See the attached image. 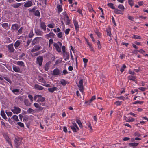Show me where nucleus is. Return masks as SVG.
<instances>
[{"mask_svg": "<svg viewBox=\"0 0 148 148\" xmlns=\"http://www.w3.org/2000/svg\"><path fill=\"white\" fill-rule=\"evenodd\" d=\"M13 70L16 72H18L20 71L19 68L17 67H13Z\"/></svg>", "mask_w": 148, "mask_h": 148, "instance_id": "nucleus-31", "label": "nucleus"}, {"mask_svg": "<svg viewBox=\"0 0 148 148\" xmlns=\"http://www.w3.org/2000/svg\"><path fill=\"white\" fill-rule=\"evenodd\" d=\"M95 32L96 34L98 36V37H99L101 36V34L100 32L97 30H96V31H95Z\"/></svg>", "mask_w": 148, "mask_h": 148, "instance_id": "nucleus-58", "label": "nucleus"}, {"mask_svg": "<svg viewBox=\"0 0 148 148\" xmlns=\"http://www.w3.org/2000/svg\"><path fill=\"white\" fill-rule=\"evenodd\" d=\"M34 105L36 108H38L37 109V111H41L43 109V108L40 106V103L39 104L37 103H34Z\"/></svg>", "mask_w": 148, "mask_h": 148, "instance_id": "nucleus-9", "label": "nucleus"}, {"mask_svg": "<svg viewBox=\"0 0 148 148\" xmlns=\"http://www.w3.org/2000/svg\"><path fill=\"white\" fill-rule=\"evenodd\" d=\"M60 83L61 84L64 86L66 84V81L64 79L60 81Z\"/></svg>", "mask_w": 148, "mask_h": 148, "instance_id": "nucleus-43", "label": "nucleus"}, {"mask_svg": "<svg viewBox=\"0 0 148 148\" xmlns=\"http://www.w3.org/2000/svg\"><path fill=\"white\" fill-rule=\"evenodd\" d=\"M11 111L14 113L18 114L20 112L21 109L19 107H14V109L12 110Z\"/></svg>", "mask_w": 148, "mask_h": 148, "instance_id": "nucleus-4", "label": "nucleus"}, {"mask_svg": "<svg viewBox=\"0 0 148 148\" xmlns=\"http://www.w3.org/2000/svg\"><path fill=\"white\" fill-rule=\"evenodd\" d=\"M17 124L20 126L21 127H24V125L21 122H18L17 123Z\"/></svg>", "mask_w": 148, "mask_h": 148, "instance_id": "nucleus-48", "label": "nucleus"}, {"mask_svg": "<svg viewBox=\"0 0 148 148\" xmlns=\"http://www.w3.org/2000/svg\"><path fill=\"white\" fill-rule=\"evenodd\" d=\"M13 119L16 121H19L18 116L16 115H14L12 116Z\"/></svg>", "mask_w": 148, "mask_h": 148, "instance_id": "nucleus-32", "label": "nucleus"}, {"mask_svg": "<svg viewBox=\"0 0 148 148\" xmlns=\"http://www.w3.org/2000/svg\"><path fill=\"white\" fill-rule=\"evenodd\" d=\"M126 68V66L125 64L123 65V67L121 68L120 71L121 72H123L124 70V69Z\"/></svg>", "mask_w": 148, "mask_h": 148, "instance_id": "nucleus-44", "label": "nucleus"}, {"mask_svg": "<svg viewBox=\"0 0 148 148\" xmlns=\"http://www.w3.org/2000/svg\"><path fill=\"white\" fill-rule=\"evenodd\" d=\"M33 5L32 2L30 1L24 3V6L25 7H29Z\"/></svg>", "mask_w": 148, "mask_h": 148, "instance_id": "nucleus-10", "label": "nucleus"}, {"mask_svg": "<svg viewBox=\"0 0 148 148\" xmlns=\"http://www.w3.org/2000/svg\"><path fill=\"white\" fill-rule=\"evenodd\" d=\"M35 88L36 89L39 90H42L43 89V87L42 86L38 85V84H36L35 85Z\"/></svg>", "mask_w": 148, "mask_h": 148, "instance_id": "nucleus-23", "label": "nucleus"}, {"mask_svg": "<svg viewBox=\"0 0 148 148\" xmlns=\"http://www.w3.org/2000/svg\"><path fill=\"white\" fill-rule=\"evenodd\" d=\"M71 128L74 132H77L76 129L75 127L74 126H71Z\"/></svg>", "mask_w": 148, "mask_h": 148, "instance_id": "nucleus-45", "label": "nucleus"}, {"mask_svg": "<svg viewBox=\"0 0 148 148\" xmlns=\"http://www.w3.org/2000/svg\"><path fill=\"white\" fill-rule=\"evenodd\" d=\"M6 113L8 116H11L12 114V113L10 112H6Z\"/></svg>", "mask_w": 148, "mask_h": 148, "instance_id": "nucleus-49", "label": "nucleus"}, {"mask_svg": "<svg viewBox=\"0 0 148 148\" xmlns=\"http://www.w3.org/2000/svg\"><path fill=\"white\" fill-rule=\"evenodd\" d=\"M143 101H136L134 102L133 103L134 104H137L138 103H139L140 104H141L143 103Z\"/></svg>", "mask_w": 148, "mask_h": 148, "instance_id": "nucleus-56", "label": "nucleus"}, {"mask_svg": "<svg viewBox=\"0 0 148 148\" xmlns=\"http://www.w3.org/2000/svg\"><path fill=\"white\" fill-rule=\"evenodd\" d=\"M62 33L61 32H60L57 34V36L59 38H61L62 36Z\"/></svg>", "mask_w": 148, "mask_h": 148, "instance_id": "nucleus-46", "label": "nucleus"}, {"mask_svg": "<svg viewBox=\"0 0 148 148\" xmlns=\"http://www.w3.org/2000/svg\"><path fill=\"white\" fill-rule=\"evenodd\" d=\"M40 38L41 37H36L33 40L32 43V45H34L35 44H36L37 43H39L40 40Z\"/></svg>", "mask_w": 148, "mask_h": 148, "instance_id": "nucleus-8", "label": "nucleus"}, {"mask_svg": "<svg viewBox=\"0 0 148 148\" xmlns=\"http://www.w3.org/2000/svg\"><path fill=\"white\" fill-rule=\"evenodd\" d=\"M54 35H55V34L53 32H51L45 35V37L47 39H49L50 38L53 37Z\"/></svg>", "mask_w": 148, "mask_h": 148, "instance_id": "nucleus-17", "label": "nucleus"}, {"mask_svg": "<svg viewBox=\"0 0 148 148\" xmlns=\"http://www.w3.org/2000/svg\"><path fill=\"white\" fill-rule=\"evenodd\" d=\"M43 80H44V79L42 77H40L39 78V81H40V82H42L43 83H45V81H43Z\"/></svg>", "mask_w": 148, "mask_h": 148, "instance_id": "nucleus-53", "label": "nucleus"}, {"mask_svg": "<svg viewBox=\"0 0 148 148\" xmlns=\"http://www.w3.org/2000/svg\"><path fill=\"white\" fill-rule=\"evenodd\" d=\"M83 81L82 79H81L79 81V84L78 85V87L80 88L79 90L80 91L83 92Z\"/></svg>", "mask_w": 148, "mask_h": 148, "instance_id": "nucleus-6", "label": "nucleus"}, {"mask_svg": "<svg viewBox=\"0 0 148 148\" xmlns=\"http://www.w3.org/2000/svg\"><path fill=\"white\" fill-rule=\"evenodd\" d=\"M21 44V42L19 40H17L16 41L14 44V46L16 49L19 46V45Z\"/></svg>", "mask_w": 148, "mask_h": 148, "instance_id": "nucleus-26", "label": "nucleus"}, {"mask_svg": "<svg viewBox=\"0 0 148 148\" xmlns=\"http://www.w3.org/2000/svg\"><path fill=\"white\" fill-rule=\"evenodd\" d=\"M8 50L10 52H14V49L13 47V44H10L9 45L8 47Z\"/></svg>", "mask_w": 148, "mask_h": 148, "instance_id": "nucleus-12", "label": "nucleus"}, {"mask_svg": "<svg viewBox=\"0 0 148 148\" xmlns=\"http://www.w3.org/2000/svg\"><path fill=\"white\" fill-rule=\"evenodd\" d=\"M40 95H36V96H34V100L35 101H36V99L37 98H38L40 97Z\"/></svg>", "mask_w": 148, "mask_h": 148, "instance_id": "nucleus-50", "label": "nucleus"}, {"mask_svg": "<svg viewBox=\"0 0 148 148\" xmlns=\"http://www.w3.org/2000/svg\"><path fill=\"white\" fill-rule=\"evenodd\" d=\"M97 44L98 46V48L99 49H100L101 48V46L100 43V41L99 40H98L97 42Z\"/></svg>", "mask_w": 148, "mask_h": 148, "instance_id": "nucleus-47", "label": "nucleus"}, {"mask_svg": "<svg viewBox=\"0 0 148 148\" xmlns=\"http://www.w3.org/2000/svg\"><path fill=\"white\" fill-rule=\"evenodd\" d=\"M43 61V57L42 56H39L37 58L36 63L38 64L39 66H41Z\"/></svg>", "mask_w": 148, "mask_h": 148, "instance_id": "nucleus-5", "label": "nucleus"}, {"mask_svg": "<svg viewBox=\"0 0 148 148\" xmlns=\"http://www.w3.org/2000/svg\"><path fill=\"white\" fill-rule=\"evenodd\" d=\"M17 64L18 65L22 66L24 65V63L22 61H18L17 62Z\"/></svg>", "mask_w": 148, "mask_h": 148, "instance_id": "nucleus-40", "label": "nucleus"}, {"mask_svg": "<svg viewBox=\"0 0 148 148\" xmlns=\"http://www.w3.org/2000/svg\"><path fill=\"white\" fill-rule=\"evenodd\" d=\"M48 27L50 28H53L54 27V26L53 25L51 24H49L48 25Z\"/></svg>", "mask_w": 148, "mask_h": 148, "instance_id": "nucleus-63", "label": "nucleus"}, {"mask_svg": "<svg viewBox=\"0 0 148 148\" xmlns=\"http://www.w3.org/2000/svg\"><path fill=\"white\" fill-rule=\"evenodd\" d=\"M53 74L54 75H58L60 74V71L58 69H56L53 71Z\"/></svg>", "mask_w": 148, "mask_h": 148, "instance_id": "nucleus-16", "label": "nucleus"}, {"mask_svg": "<svg viewBox=\"0 0 148 148\" xmlns=\"http://www.w3.org/2000/svg\"><path fill=\"white\" fill-rule=\"evenodd\" d=\"M128 2L131 7H132L134 5V3L132 0H128Z\"/></svg>", "mask_w": 148, "mask_h": 148, "instance_id": "nucleus-37", "label": "nucleus"}, {"mask_svg": "<svg viewBox=\"0 0 148 148\" xmlns=\"http://www.w3.org/2000/svg\"><path fill=\"white\" fill-rule=\"evenodd\" d=\"M132 38H135L136 39H141V37L140 36H139L136 35H134L133 37H132Z\"/></svg>", "mask_w": 148, "mask_h": 148, "instance_id": "nucleus-38", "label": "nucleus"}, {"mask_svg": "<svg viewBox=\"0 0 148 148\" xmlns=\"http://www.w3.org/2000/svg\"><path fill=\"white\" fill-rule=\"evenodd\" d=\"M112 22L114 23V25L115 26H116V23H115V20H114V18L113 17V16L112 18Z\"/></svg>", "mask_w": 148, "mask_h": 148, "instance_id": "nucleus-61", "label": "nucleus"}, {"mask_svg": "<svg viewBox=\"0 0 148 148\" xmlns=\"http://www.w3.org/2000/svg\"><path fill=\"white\" fill-rule=\"evenodd\" d=\"M76 121L79 125V127L81 128H82V125L80 121L78 119H76Z\"/></svg>", "mask_w": 148, "mask_h": 148, "instance_id": "nucleus-28", "label": "nucleus"}, {"mask_svg": "<svg viewBox=\"0 0 148 148\" xmlns=\"http://www.w3.org/2000/svg\"><path fill=\"white\" fill-rule=\"evenodd\" d=\"M64 19V21H66V25H68L70 23L69 18L66 13L65 14Z\"/></svg>", "mask_w": 148, "mask_h": 148, "instance_id": "nucleus-7", "label": "nucleus"}, {"mask_svg": "<svg viewBox=\"0 0 148 148\" xmlns=\"http://www.w3.org/2000/svg\"><path fill=\"white\" fill-rule=\"evenodd\" d=\"M23 28L22 27H21L18 31V34H21L22 33V31Z\"/></svg>", "mask_w": 148, "mask_h": 148, "instance_id": "nucleus-55", "label": "nucleus"}, {"mask_svg": "<svg viewBox=\"0 0 148 148\" xmlns=\"http://www.w3.org/2000/svg\"><path fill=\"white\" fill-rule=\"evenodd\" d=\"M73 22L75 26V29L77 31H78L79 30V25L78 24V22L77 21L75 20H73Z\"/></svg>", "mask_w": 148, "mask_h": 148, "instance_id": "nucleus-14", "label": "nucleus"}, {"mask_svg": "<svg viewBox=\"0 0 148 148\" xmlns=\"http://www.w3.org/2000/svg\"><path fill=\"white\" fill-rule=\"evenodd\" d=\"M70 30V29H69V28L66 29L65 30V34H69Z\"/></svg>", "mask_w": 148, "mask_h": 148, "instance_id": "nucleus-60", "label": "nucleus"}, {"mask_svg": "<svg viewBox=\"0 0 148 148\" xmlns=\"http://www.w3.org/2000/svg\"><path fill=\"white\" fill-rule=\"evenodd\" d=\"M34 110L33 109L29 108L28 109V110L27 111V112L28 113H31L32 112H34Z\"/></svg>", "mask_w": 148, "mask_h": 148, "instance_id": "nucleus-41", "label": "nucleus"}, {"mask_svg": "<svg viewBox=\"0 0 148 148\" xmlns=\"http://www.w3.org/2000/svg\"><path fill=\"white\" fill-rule=\"evenodd\" d=\"M63 55L65 60H66L67 59H69V55L67 52L64 53Z\"/></svg>", "mask_w": 148, "mask_h": 148, "instance_id": "nucleus-19", "label": "nucleus"}, {"mask_svg": "<svg viewBox=\"0 0 148 148\" xmlns=\"http://www.w3.org/2000/svg\"><path fill=\"white\" fill-rule=\"evenodd\" d=\"M40 26L41 28L43 29L44 31H45L46 30V26L45 25V23L43 22H41L40 24Z\"/></svg>", "mask_w": 148, "mask_h": 148, "instance_id": "nucleus-18", "label": "nucleus"}, {"mask_svg": "<svg viewBox=\"0 0 148 148\" xmlns=\"http://www.w3.org/2000/svg\"><path fill=\"white\" fill-rule=\"evenodd\" d=\"M21 4V3H17L12 5V6L14 8H16L20 6Z\"/></svg>", "mask_w": 148, "mask_h": 148, "instance_id": "nucleus-29", "label": "nucleus"}, {"mask_svg": "<svg viewBox=\"0 0 148 148\" xmlns=\"http://www.w3.org/2000/svg\"><path fill=\"white\" fill-rule=\"evenodd\" d=\"M1 114L2 117L5 119H7V118L6 116V115L4 113V111H1Z\"/></svg>", "mask_w": 148, "mask_h": 148, "instance_id": "nucleus-25", "label": "nucleus"}, {"mask_svg": "<svg viewBox=\"0 0 148 148\" xmlns=\"http://www.w3.org/2000/svg\"><path fill=\"white\" fill-rule=\"evenodd\" d=\"M53 42V40L52 39H50L49 40V45H50L51 44H52Z\"/></svg>", "mask_w": 148, "mask_h": 148, "instance_id": "nucleus-64", "label": "nucleus"}, {"mask_svg": "<svg viewBox=\"0 0 148 148\" xmlns=\"http://www.w3.org/2000/svg\"><path fill=\"white\" fill-rule=\"evenodd\" d=\"M122 102L120 101H118L114 103V104H116L117 106L120 105Z\"/></svg>", "mask_w": 148, "mask_h": 148, "instance_id": "nucleus-51", "label": "nucleus"}, {"mask_svg": "<svg viewBox=\"0 0 148 148\" xmlns=\"http://www.w3.org/2000/svg\"><path fill=\"white\" fill-rule=\"evenodd\" d=\"M34 15L35 16H37L38 17H40V13L38 10H36L34 12Z\"/></svg>", "mask_w": 148, "mask_h": 148, "instance_id": "nucleus-33", "label": "nucleus"}, {"mask_svg": "<svg viewBox=\"0 0 148 148\" xmlns=\"http://www.w3.org/2000/svg\"><path fill=\"white\" fill-rule=\"evenodd\" d=\"M134 135L135 136H137L138 137H140L141 136L140 134L137 132H136L134 133Z\"/></svg>", "mask_w": 148, "mask_h": 148, "instance_id": "nucleus-54", "label": "nucleus"}, {"mask_svg": "<svg viewBox=\"0 0 148 148\" xmlns=\"http://www.w3.org/2000/svg\"><path fill=\"white\" fill-rule=\"evenodd\" d=\"M21 142V140L19 138H15L14 140V142L16 147L18 148L19 147V146L20 145Z\"/></svg>", "mask_w": 148, "mask_h": 148, "instance_id": "nucleus-3", "label": "nucleus"}, {"mask_svg": "<svg viewBox=\"0 0 148 148\" xmlns=\"http://www.w3.org/2000/svg\"><path fill=\"white\" fill-rule=\"evenodd\" d=\"M138 144V143H129V145L133 147H135L137 146Z\"/></svg>", "mask_w": 148, "mask_h": 148, "instance_id": "nucleus-27", "label": "nucleus"}, {"mask_svg": "<svg viewBox=\"0 0 148 148\" xmlns=\"http://www.w3.org/2000/svg\"><path fill=\"white\" fill-rule=\"evenodd\" d=\"M24 102L25 105L26 106H29L30 105V103L29 102L27 99H25L24 101Z\"/></svg>", "mask_w": 148, "mask_h": 148, "instance_id": "nucleus-30", "label": "nucleus"}, {"mask_svg": "<svg viewBox=\"0 0 148 148\" xmlns=\"http://www.w3.org/2000/svg\"><path fill=\"white\" fill-rule=\"evenodd\" d=\"M28 97L30 99L31 102L33 101V97L31 95H29L28 96Z\"/></svg>", "mask_w": 148, "mask_h": 148, "instance_id": "nucleus-59", "label": "nucleus"}, {"mask_svg": "<svg viewBox=\"0 0 148 148\" xmlns=\"http://www.w3.org/2000/svg\"><path fill=\"white\" fill-rule=\"evenodd\" d=\"M118 8L119 9V10L117 9H115L114 10V12L116 14H123V13L120 12V11H124L125 9V7L122 4H120L118 6Z\"/></svg>", "mask_w": 148, "mask_h": 148, "instance_id": "nucleus-1", "label": "nucleus"}, {"mask_svg": "<svg viewBox=\"0 0 148 148\" xmlns=\"http://www.w3.org/2000/svg\"><path fill=\"white\" fill-rule=\"evenodd\" d=\"M41 48V47L38 45H35L34 47L31 49V51L32 52H36L39 50Z\"/></svg>", "mask_w": 148, "mask_h": 148, "instance_id": "nucleus-2", "label": "nucleus"}, {"mask_svg": "<svg viewBox=\"0 0 148 148\" xmlns=\"http://www.w3.org/2000/svg\"><path fill=\"white\" fill-rule=\"evenodd\" d=\"M107 5L109 6V7H110V8L113 9H114L115 10V9H116L115 8V7L114 6V4L111 3H108L107 4Z\"/></svg>", "mask_w": 148, "mask_h": 148, "instance_id": "nucleus-24", "label": "nucleus"}, {"mask_svg": "<svg viewBox=\"0 0 148 148\" xmlns=\"http://www.w3.org/2000/svg\"><path fill=\"white\" fill-rule=\"evenodd\" d=\"M19 27V26L18 24H15L12 25V29L14 30L17 31Z\"/></svg>", "mask_w": 148, "mask_h": 148, "instance_id": "nucleus-11", "label": "nucleus"}, {"mask_svg": "<svg viewBox=\"0 0 148 148\" xmlns=\"http://www.w3.org/2000/svg\"><path fill=\"white\" fill-rule=\"evenodd\" d=\"M90 38H91V39L92 40L93 42H95V40L93 36V34H91L90 35Z\"/></svg>", "mask_w": 148, "mask_h": 148, "instance_id": "nucleus-62", "label": "nucleus"}, {"mask_svg": "<svg viewBox=\"0 0 148 148\" xmlns=\"http://www.w3.org/2000/svg\"><path fill=\"white\" fill-rule=\"evenodd\" d=\"M128 79L129 80H133L135 81V77L133 76H130L128 77Z\"/></svg>", "mask_w": 148, "mask_h": 148, "instance_id": "nucleus-34", "label": "nucleus"}, {"mask_svg": "<svg viewBox=\"0 0 148 148\" xmlns=\"http://www.w3.org/2000/svg\"><path fill=\"white\" fill-rule=\"evenodd\" d=\"M128 18L130 20L132 21H134L133 19H134V18L130 15H128Z\"/></svg>", "mask_w": 148, "mask_h": 148, "instance_id": "nucleus-52", "label": "nucleus"}, {"mask_svg": "<svg viewBox=\"0 0 148 148\" xmlns=\"http://www.w3.org/2000/svg\"><path fill=\"white\" fill-rule=\"evenodd\" d=\"M5 139H6V140L8 142V143H9V144L11 146V147H12V144L11 143V142L10 141V139L9 138V137L8 136H5Z\"/></svg>", "mask_w": 148, "mask_h": 148, "instance_id": "nucleus-36", "label": "nucleus"}, {"mask_svg": "<svg viewBox=\"0 0 148 148\" xmlns=\"http://www.w3.org/2000/svg\"><path fill=\"white\" fill-rule=\"evenodd\" d=\"M2 27L5 29H6L8 27V23H4L2 24Z\"/></svg>", "mask_w": 148, "mask_h": 148, "instance_id": "nucleus-42", "label": "nucleus"}, {"mask_svg": "<svg viewBox=\"0 0 148 148\" xmlns=\"http://www.w3.org/2000/svg\"><path fill=\"white\" fill-rule=\"evenodd\" d=\"M54 46L56 48V50L59 52H61V47L59 46L58 44L55 43L54 44Z\"/></svg>", "mask_w": 148, "mask_h": 148, "instance_id": "nucleus-15", "label": "nucleus"}, {"mask_svg": "<svg viewBox=\"0 0 148 148\" xmlns=\"http://www.w3.org/2000/svg\"><path fill=\"white\" fill-rule=\"evenodd\" d=\"M57 8L58 9V12H61L62 11V6L60 5H57Z\"/></svg>", "mask_w": 148, "mask_h": 148, "instance_id": "nucleus-39", "label": "nucleus"}, {"mask_svg": "<svg viewBox=\"0 0 148 148\" xmlns=\"http://www.w3.org/2000/svg\"><path fill=\"white\" fill-rule=\"evenodd\" d=\"M107 32V35L109 36L110 37H111V29H107L106 30Z\"/></svg>", "mask_w": 148, "mask_h": 148, "instance_id": "nucleus-35", "label": "nucleus"}, {"mask_svg": "<svg viewBox=\"0 0 148 148\" xmlns=\"http://www.w3.org/2000/svg\"><path fill=\"white\" fill-rule=\"evenodd\" d=\"M35 32L37 35L42 36L43 34V32L38 29H35Z\"/></svg>", "mask_w": 148, "mask_h": 148, "instance_id": "nucleus-13", "label": "nucleus"}, {"mask_svg": "<svg viewBox=\"0 0 148 148\" xmlns=\"http://www.w3.org/2000/svg\"><path fill=\"white\" fill-rule=\"evenodd\" d=\"M96 97L95 96H93L90 100L89 101H86L85 102V103H87L88 105H89L90 104L91 102L93 100L95 99Z\"/></svg>", "mask_w": 148, "mask_h": 148, "instance_id": "nucleus-20", "label": "nucleus"}, {"mask_svg": "<svg viewBox=\"0 0 148 148\" xmlns=\"http://www.w3.org/2000/svg\"><path fill=\"white\" fill-rule=\"evenodd\" d=\"M38 99L36 101L37 102H43L45 99V98L44 97H42L40 95V96L38 98Z\"/></svg>", "mask_w": 148, "mask_h": 148, "instance_id": "nucleus-22", "label": "nucleus"}, {"mask_svg": "<svg viewBox=\"0 0 148 148\" xmlns=\"http://www.w3.org/2000/svg\"><path fill=\"white\" fill-rule=\"evenodd\" d=\"M57 88L56 87H53L51 88H48V90L51 93L53 92L54 91L57 90Z\"/></svg>", "mask_w": 148, "mask_h": 148, "instance_id": "nucleus-21", "label": "nucleus"}, {"mask_svg": "<svg viewBox=\"0 0 148 148\" xmlns=\"http://www.w3.org/2000/svg\"><path fill=\"white\" fill-rule=\"evenodd\" d=\"M117 98L119 99H122L123 100H124L125 99V97L123 96H121L120 97H118Z\"/></svg>", "mask_w": 148, "mask_h": 148, "instance_id": "nucleus-57", "label": "nucleus"}]
</instances>
